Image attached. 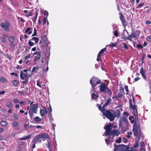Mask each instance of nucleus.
Returning <instances> with one entry per match:
<instances>
[{
    "instance_id": "nucleus-1",
    "label": "nucleus",
    "mask_w": 151,
    "mask_h": 151,
    "mask_svg": "<svg viewBox=\"0 0 151 151\" xmlns=\"http://www.w3.org/2000/svg\"><path fill=\"white\" fill-rule=\"evenodd\" d=\"M113 124H111V123H110L109 124L105 126L104 127V129L105 130V131L104 132V134L105 136H112L111 137L112 139H114V138L115 135L118 136L120 134L118 130L114 129L112 131H111L112 129V127Z\"/></svg>"
},
{
    "instance_id": "nucleus-2",
    "label": "nucleus",
    "mask_w": 151,
    "mask_h": 151,
    "mask_svg": "<svg viewBox=\"0 0 151 151\" xmlns=\"http://www.w3.org/2000/svg\"><path fill=\"white\" fill-rule=\"evenodd\" d=\"M99 90L101 93H107L110 96H111L112 93L110 90L106 86V84L104 82H102L99 86Z\"/></svg>"
},
{
    "instance_id": "nucleus-3",
    "label": "nucleus",
    "mask_w": 151,
    "mask_h": 151,
    "mask_svg": "<svg viewBox=\"0 0 151 151\" xmlns=\"http://www.w3.org/2000/svg\"><path fill=\"white\" fill-rule=\"evenodd\" d=\"M90 83L91 85L92 88L91 89V93L92 91H95V87L98 84L101 83V81L100 79L94 77H93L90 80Z\"/></svg>"
},
{
    "instance_id": "nucleus-4",
    "label": "nucleus",
    "mask_w": 151,
    "mask_h": 151,
    "mask_svg": "<svg viewBox=\"0 0 151 151\" xmlns=\"http://www.w3.org/2000/svg\"><path fill=\"white\" fill-rule=\"evenodd\" d=\"M128 124L129 123L128 122V120L126 117L125 116H124L123 117L121 118L120 119L119 125L120 127H122V129L125 132L126 131V130L123 127L124 126V124L126 127L128 126Z\"/></svg>"
},
{
    "instance_id": "nucleus-5",
    "label": "nucleus",
    "mask_w": 151,
    "mask_h": 151,
    "mask_svg": "<svg viewBox=\"0 0 151 151\" xmlns=\"http://www.w3.org/2000/svg\"><path fill=\"white\" fill-rule=\"evenodd\" d=\"M133 126L132 132L134 136L139 137L141 135L140 128L139 126L137 127L135 123L133 125Z\"/></svg>"
},
{
    "instance_id": "nucleus-6",
    "label": "nucleus",
    "mask_w": 151,
    "mask_h": 151,
    "mask_svg": "<svg viewBox=\"0 0 151 151\" xmlns=\"http://www.w3.org/2000/svg\"><path fill=\"white\" fill-rule=\"evenodd\" d=\"M29 76L28 75L27 73L26 72L24 73L22 72V70L20 71V77L22 80L24 81H22V83L23 85H26L27 84L29 79L28 77Z\"/></svg>"
},
{
    "instance_id": "nucleus-7",
    "label": "nucleus",
    "mask_w": 151,
    "mask_h": 151,
    "mask_svg": "<svg viewBox=\"0 0 151 151\" xmlns=\"http://www.w3.org/2000/svg\"><path fill=\"white\" fill-rule=\"evenodd\" d=\"M140 33V32L139 30L136 31L135 33L133 31L131 34L130 35H129L127 37L124 36V35H123V37L122 38L123 39L124 41L128 40L130 41H132V40L131 37L132 38H135L136 37V36H139Z\"/></svg>"
},
{
    "instance_id": "nucleus-8",
    "label": "nucleus",
    "mask_w": 151,
    "mask_h": 151,
    "mask_svg": "<svg viewBox=\"0 0 151 151\" xmlns=\"http://www.w3.org/2000/svg\"><path fill=\"white\" fill-rule=\"evenodd\" d=\"M114 151H127L129 147L124 145H116L115 144Z\"/></svg>"
},
{
    "instance_id": "nucleus-9",
    "label": "nucleus",
    "mask_w": 151,
    "mask_h": 151,
    "mask_svg": "<svg viewBox=\"0 0 151 151\" xmlns=\"http://www.w3.org/2000/svg\"><path fill=\"white\" fill-rule=\"evenodd\" d=\"M103 114L109 119L110 121L112 122L114 119V116L113 114L109 110H106L102 113Z\"/></svg>"
},
{
    "instance_id": "nucleus-10",
    "label": "nucleus",
    "mask_w": 151,
    "mask_h": 151,
    "mask_svg": "<svg viewBox=\"0 0 151 151\" xmlns=\"http://www.w3.org/2000/svg\"><path fill=\"white\" fill-rule=\"evenodd\" d=\"M38 106V105L37 104H33L29 108V113L30 117L31 118H32L33 112L35 114L37 113Z\"/></svg>"
},
{
    "instance_id": "nucleus-11",
    "label": "nucleus",
    "mask_w": 151,
    "mask_h": 151,
    "mask_svg": "<svg viewBox=\"0 0 151 151\" xmlns=\"http://www.w3.org/2000/svg\"><path fill=\"white\" fill-rule=\"evenodd\" d=\"M1 26L4 29H5L6 31L9 32L10 30L9 27L10 26V23L9 22L5 20L4 23H1Z\"/></svg>"
},
{
    "instance_id": "nucleus-12",
    "label": "nucleus",
    "mask_w": 151,
    "mask_h": 151,
    "mask_svg": "<svg viewBox=\"0 0 151 151\" xmlns=\"http://www.w3.org/2000/svg\"><path fill=\"white\" fill-rule=\"evenodd\" d=\"M119 18L122 22V25L125 27L127 24V22L125 19V17L121 12L119 13Z\"/></svg>"
},
{
    "instance_id": "nucleus-13",
    "label": "nucleus",
    "mask_w": 151,
    "mask_h": 151,
    "mask_svg": "<svg viewBox=\"0 0 151 151\" xmlns=\"http://www.w3.org/2000/svg\"><path fill=\"white\" fill-rule=\"evenodd\" d=\"M49 137V135L46 133H42V134H38L37 136H35L34 137V140L35 141L37 140L38 139L40 138H48Z\"/></svg>"
},
{
    "instance_id": "nucleus-14",
    "label": "nucleus",
    "mask_w": 151,
    "mask_h": 151,
    "mask_svg": "<svg viewBox=\"0 0 151 151\" xmlns=\"http://www.w3.org/2000/svg\"><path fill=\"white\" fill-rule=\"evenodd\" d=\"M41 39L40 41V44L42 43V42L45 43L47 42V38L45 35H42L41 36Z\"/></svg>"
},
{
    "instance_id": "nucleus-15",
    "label": "nucleus",
    "mask_w": 151,
    "mask_h": 151,
    "mask_svg": "<svg viewBox=\"0 0 151 151\" xmlns=\"http://www.w3.org/2000/svg\"><path fill=\"white\" fill-rule=\"evenodd\" d=\"M129 108L130 109H132L133 111L136 110L137 111V110L135 105H134L132 104V101L131 99L129 100Z\"/></svg>"
},
{
    "instance_id": "nucleus-16",
    "label": "nucleus",
    "mask_w": 151,
    "mask_h": 151,
    "mask_svg": "<svg viewBox=\"0 0 151 151\" xmlns=\"http://www.w3.org/2000/svg\"><path fill=\"white\" fill-rule=\"evenodd\" d=\"M140 73L141 74L144 79L145 80L147 79V78L145 75V70L143 67H142L140 70Z\"/></svg>"
},
{
    "instance_id": "nucleus-17",
    "label": "nucleus",
    "mask_w": 151,
    "mask_h": 151,
    "mask_svg": "<svg viewBox=\"0 0 151 151\" xmlns=\"http://www.w3.org/2000/svg\"><path fill=\"white\" fill-rule=\"evenodd\" d=\"M112 111L114 112L113 114L114 116V118L116 117L119 118L121 113L119 109H117L116 111H114L112 110Z\"/></svg>"
},
{
    "instance_id": "nucleus-18",
    "label": "nucleus",
    "mask_w": 151,
    "mask_h": 151,
    "mask_svg": "<svg viewBox=\"0 0 151 151\" xmlns=\"http://www.w3.org/2000/svg\"><path fill=\"white\" fill-rule=\"evenodd\" d=\"M111 136H109L108 138V139H105V141L107 145H109L110 142H112L113 141V139H110Z\"/></svg>"
},
{
    "instance_id": "nucleus-19",
    "label": "nucleus",
    "mask_w": 151,
    "mask_h": 151,
    "mask_svg": "<svg viewBox=\"0 0 151 151\" xmlns=\"http://www.w3.org/2000/svg\"><path fill=\"white\" fill-rule=\"evenodd\" d=\"M99 96L98 94H95L94 93H93L91 95L92 99L94 100L97 99L98 98Z\"/></svg>"
},
{
    "instance_id": "nucleus-20",
    "label": "nucleus",
    "mask_w": 151,
    "mask_h": 151,
    "mask_svg": "<svg viewBox=\"0 0 151 151\" xmlns=\"http://www.w3.org/2000/svg\"><path fill=\"white\" fill-rule=\"evenodd\" d=\"M111 101V99L110 98L108 99L106 102L104 104L103 106V108H105V107L108 106L110 103Z\"/></svg>"
},
{
    "instance_id": "nucleus-21",
    "label": "nucleus",
    "mask_w": 151,
    "mask_h": 151,
    "mask_svg": "<svg viewBox=\"0 0 151 151\" xmlns=\"http://www.w3.org/2000/svg\"><path fill=\"white\" fill-rule=\"evenodd\" d=\"M96 106L98 107L99 110H100L102 113H103L104 111H105L106 109L105 108H103V106L102 107L99 104H96Z\"/></svg>"
},
{
    "instance_id": "nucleus-22",
    "label": "nucleus",
    "mask_w": 151,
    "mask_h": 151,
    "mask_svg": "<svg viewBox=\"0 0 151 151\" xmlns=\"http://www.w3.org/2000/svg\"><path fill=\"white\" fill-rule=\"evenodd\" d=\"M25 33H27L28 35H30L32 33L31 28L29 27H28L25 31Z\"/></svg>"
},
{
    "instance_id": "nucleus-23",
    "label": "nucleus",
    "mask_w": 151,
    "mask_h": 151,
    "mask_svg": "<svg viewBox=\"0 0 151 151\" xmlns=\"http://www.w3.org/2000/svg\"><path fill=\"white\" fill-rule=\"evenodd\" d=\"M106 47L105 48L102 49L100 51V52H99L98 54V57L101 56V54L103 53L104 52H105L106 51Z\"/></svg>"
},
{
    "instance_id": "nucleus-24",
    "label": "nucleus",
    "mask_w": 151,
    "mask_h": 151,
    "mask_svg": "<svg viewBox=\"0 0 151 151\" xmlns=\"http://www.w3.org/2000/svg\"><path fill=\"white\" fill-rule=\"evenodd\" d=\"M32 135V134H30L28 136H24L20 138L19 139V140H25L26 139H29L30 138Z\"/></svg>"
},
{
    "instance_id": "nucleus-25",
    "label": "nucleus",
    "mask_w": 151,
    "mask_h": 151,
    "mask_svg": "<svg viewBox=\"0 0 151 151\" xmlns=\"http://www.w3.org/2000/svg\"><path fill=\"white\" fill-rule=\"evenodd\" d=\"M41 54L40 52H38V53L37 54V55L35 57V61H36L37 60L39 59L40 58V55Z\"/></svg>"
},
{
    "instance_id": "nucleus-26",
    "label": "nucleus",
    "mask_w": 151,
    "mask_h": 151,
    "mask_svg": "<svg viewBox=\"0 0 151 151\" xmlns=\"http://www.w3.org/2000/svg\"><path fill=\"white\" fill-rule=\"evenodd\" d=\"M6 106L9 109H11L12 106V103L10 102H8L6 104Z\"/></svg>"
},
{
    "instance_id": "nucleus-27",
    "label": "nucleus",
    "mask_w": 151,
    "mask_h": 151,
    "mask_svg": "<svg viewBox=\"0 0 151 151\" xmlns=\"http://www.w3.org/2000/svg\"><path fill=\"white\" fill-rule=\"evenodd\" d=\"M0 124L3 127L6 126L7 124V123L6 121H1L0 122Z\"/></svg>"
},
{
    "instance_id": "nucleus-28",
    "label": "nucleus",
    "mask_w": 151,
    "mask_h": 151,
    "mask_svg": "<svg viewBox=\"0 0 151 151\" xmlns=\"http://www.w3.org/2000/svg\"><path fill=\"white\" fill-rule=\"evenodd\" d=\"M117 45V43L112 42L109 45V47H116Z\"/></svg>"
},
{
    "instance_id": "nucleus-29",
    "label": "nucleus",
    "mask_w": 151,
    "mask_h": 151,
    "mask_svg": "<svg viewBox=\"0 0 151 151\" xmlns=\"http://www.w3.org/2000/svg\"><path fill=\"white\" fill-rule=\"evenodd\" d=\"M35 40V43H37L38 42L39 40V39L38 38L35 37H33L31 39V40Z\"/></svg>"
},
{
    "instance_id": "nucleus-30",
    "label": "nucleus",
    "mask_w": 151,
    "mask_h": 151,
    "mask_svg": "<svg viewBox=\"0 0 151 151\" xmlns=\"http://www.w3.org/2000/svg\"><path fill=\"white\" fill-rule=\"evenodd\" d=\"M13 126L14 127L18 126L19 125V123L17 122H14L12 123Z\"/></svg>"
},
{
    "instance_id": "nucleus-31",
    "label": "nucleus",
    "mask_w": 151,
    "mask_h": 151,
    "mask_svg": "<svg viewBox=\"0 0 151 151\" xmlns=\"http://www.w3.org/2000/svg\"><path fill=\"white\" fill-rule=\"evenodd\" d=\"M9 41L11 42H13L14 40L15 37H14L11 36L9 38Z\"/></svg>"
},
{
    "instance_id": "nucleus-32",
    "label": "nucleus",
    "mask_w": 151,
    "mask_h": 151,
    "mask_svg": "<svg viewBox=\"0 0 151 151\" xmlns=\"http://www.w3.org/2000/svg\"><path fill=\"white\" fill-rule=\"evenodd\" d=\"M146 55L145 54H143L142 55V58L141 59V63L142 64L144 63V61L145 59V57Z\"/></svg>"
},
{
    "instance_id": "nucleus-33",
    "label": "nucleus",
    "mask_w": 151,
    "mask_h": 151,
    "mask_svg": "<svg viewBox=\"0 0 151 151\" xmlns=\"http://www.w3.org/2000/svg\"><path fill=\"white\" fill-rule=\"evenodd\" d=\"M0 80L1 81L2 83H4L5 82H6L7 81L6 79L3 77L0 78Z\"/></svg>"
},
{
    "instance_id": "nucleus-34",
    "label": "nucleus",
    "mask_w": 151,
    "mask_h": 151,
    "mask_svg": "<svg viewBox=\"0 0 151 151\" xmlns=\"http://www.w3.org/2000/svg\"><path fill=\"white\" fill-rule=\"evenodd\" d=\"M145 5L144 3L143 2L142 3H141L140 4H139L137 6V8H141L144 5Z\"/></svg>"
},
{
    "instance_id": "nucleus-35",
    "label": "nucleus",
    "mask_w": 151,
    "mask_h": 151,
    "mask_svg": "<svg viewBox=\"0 0 151 151\" xmlns=\"http://www.w3.org/2000/svg\"><path fill=\"white\" fill-rule=\"evenodd\" d=\"M30 47L28 45L25 46V52H29V49H30Z\"/></svg>"
},
{
    "instance_id": "nucleus-36",
    "label": "nucleus",
    "mask_w": 151,
    "mask_h": 151,
    "mask_svg": "<svg viewBox=\"0 0 151 151\" xmlns=\"http://www.w3.org/2000/svg\"><path fill=\"white\" fill-rule=\"evenodd\" d=\"M122 44L123 45L124 47L126 50H128L129 49L128 47V46L127 45L126 43H123Z\"/></svg>"
},
{
    "instance_id": "nucleus-37",
    "label": "nucleus",
    "mask_w": 151,
    "mask_h": 151,
    "mask_svg": "<svg viewBox=\"0 0 151 151\" xmlns=\"http://www.w3.org/2000/svg\"><path fill=\"white\" fill-rule=\"evenodd\" d=\"M24 127L25 129L26 130H28L29 129V126L27 124H24Z\"/></svg>"
},
{
    "instance_id": "nucleus-38",
    "label": "nucleus",
    "mask_w": 151,
    "mask_h": 151,
    "mask_svg": "<svg viewBox=\"0 0 151 151\" xmlns=\"http://www.w3.org/2000/svg\"><path fill=\"white\" fill-rule=\"evenodd\" d=\"M119 91H120V93H122L124 94H125V93L124 92V88L123 87H120Z\"/></svg>"
},
{
    "instance_id": "nucleus-39",
    "label": "nucleus",
    "mask_w": 151,
    "mask_h": 151,
    "mask_svg": "<svg viewBox=\"0 0 151 151\" xmlns=\"http://www.w3.org/2000/svg\"><path fill=\"white\" fill-rule=\"evenodd\" d=\"M40 114L42 116H43L45 115V112L43 109H40Z\"/></svg>"
},
{
    "instance_id": "nucleus-40",
    "label": "nucleus",
    "mask_w": 151,
    "mask_h": 151,
    "mask_svg": "<svg viewBox=\"0 0 151 151\" xmlns=\"http://www.w3.org/2000/svg\"><path fill=\"white\" fill-rule=\"evenodd\" d=\"M34 138L33 139L32 142H33L34 144L32 146V148L34 149L35 147V144L36 143V140L35 141H34Z\"/></svg>"
},
{
    "instance_id": "nucleus-41",
    "label": "nucleus",
    "mask_w": 151,
    "mask_h": 151,
    "mask_svg": "<svg viewBox=\"0 0 151 151\" xmlns=\"http://www.w3.org/2000/svg\"><path fill=\"white\" fill-rule=\"evenodd\" d=\"M35 120L37 122H39L41 120V119L38 116H36L35 118Z\"/></svg>"
},
{
    "instance_id": "nucleus-42",
    "label": "nucleus",
    "mask_w": 151,
    "mask_h": 151,
    "mask_svg": "<svg viewBox=\"0 0 151 151\" xmlns=\"http://www.w3.org/2000/svg\"><path fill=\"white\" fill-rule=\"evenodd\" d=\"M127 134L126 135L127 137L129 138L130 137V135L132 134V133L131 132H128L127 133Z\"/></svg>"
},
{
    "instance_id": "nucleus-43",
    "label": "nucleus",
    "mask_w": 151,
    "mask_h": 151,
    "mask_svg": "<svg viewBox=\"0 0 151 151\" xmlns=\"http://www.w3.org/2000/svg\"><path fill=\"white\" fill-rule=\"evenodd\" d=\"M37 34V30L35 28V27L34 29V32L32 35V37L35 36Z\"/></svg>"
},
{
    "instance_id": "nucleus-44",
    "label": "nucleus",
    "mask_w": 151,
    "mask_h": 151,
    "mask_svg": "<svg viewBox=\"0 0 151 151\" xmlns=\"http://www.w3.org/2000/svg\"><path fill=\"white\" fill-rule=\"evenodd\" d=\"M18 82L17 80H14L13 82V85L16 86L18 85Z\"/></svg>"
},
{
    "instance_id": "nucleus-45",
    "label": "nucleus",
    "mask_w": 151,
    "mask_h": 151,
    "mask_svg": "<svg viewBox=\"0 0 151 151\" xmlns=\"http://www.w3.org/2000/svg\"><path fill=\"white\" fill-rule=\"evenodd\" d=\"M124 88L125 89L126 91L127 92V93H126V94H128L129 89L128 88V86H125L124 87Z\"/></svg>"
},
{
    "instance_id": "nucleus-46",
    "label": "nucleus",
    "mask_w": 151,
    "mask_h": 151,
    "mask_svg": "<svg viewBox=\"0 0 151 151\" xmlns=\"http://www.w3.org/2000/svg\"><path fill=\"white\" fill-rule=\"evenodd\" d=\"M114 35L116 37H117L119 35L118 32L117 30H115L114 32Z\"/></svg>"
},
{
    "instance_id": "nucleus-47",
    "label": "nucleus",
    "mask_w": 151,
    "mask_h": 151,
    "mask_svg": "<svg viewBox=\"0 0 151 151\" xmlns=\"http://www.w3.org/2000/svg\"><path fill=\"white\" fill-rule=\"evenodd\" d=\"M139 145V142L138 141L136 142L135 144L134 145V146L133 147L134 148H136L138 147Z\"/></svg>"
},
{
    "instance_id": "nucleus-48",
    "label": "nucleus",
    "mask_w": 151,
    "mask_h": 151,
    "mask_svg": "<svg viewBox=\"0 0 151 151\" xmlns=\"http://www.w3.org/2000/svg\"><path fill=\"white\" fill-rule=\"evenodd\" d=\"M28 43L29 45L30 46H33L34 45V43L33 42H32L30 41H28Z\"/></svg>"
},
{
    "instance_id": "nucleus-49",
    "label": "nucleus",
    "mask_w": 151,
    "mask_h": 151,
    "mask_svg": "<svg viewBox=\"0 0 151 151\" xmlns=\"http://www.w3.org/2000/svg\"><path fill=\"white\" fill-rule=\"evenodd\" d=\"M47 17H44L43 18V24H46V21L47 20Z\"/></svg>"
},
{
    "instance_id": "nucleus-50",
    "label": "nucleus",
    "mask_w": 151,
    "mask_h": 151,
    "mask_svg": "<svg viewBox=\"0 0 151 151\" xmlns=\"http://www.w3.org/2000/svg\"><path fill=\"white\" fill-rule=\"evenodd\" d=\"M121 137H119L118 139L116 140V142L117 143H120L121 142Z\"/></svg>"
},
{
    "instance_id": "nucleus-51",
    "label": "nucleus",
    "mask_w": 151,
    "mask_h": 151,
    "mask_svg": "<svg viewBox=\"0 0 151 151\" xmlns=\"http://www.w3.org/2000/svg\"><path fill=\"white\" fill-rule=\"evenodd\" d=\"M36 69H37V70H38L39 69V67H37L36 68L35 66L33 67L32 68V71L33 72H35V71Z\"/></svg>"
},
{
    "instance_id": "nucleus-52",
    "label": "nucleus",
    "mask_w": 151,
    "mask_h": 151,
    "mask_svg": "<svg viewBox=\"0 0 151 151\" xmlns=\"http://www.w3.org/2000/svg\"><path fill=\"white\" fill-rule=\"evenodd\" d=\"M118 95L119 98H121L124 95L119 92L118 93Z\"/></svg>"
},
{
    "instance_id": "nucleus-53",
    "label": "nucleus",
    "mask_w": 151,
    "mask_h": 151,
    "mask_svg": "<svg viewBox=\"0 0 151 151\" xmlns=\"http://www.w3.org/2000/svg\"><path fill=\"white\" fill-rule=\"evenodd\" d=\"M137 47L138 49H139L140 48L142 49L143 48V46L140 44H138L137 45Z\"/></svg>"
},
{
    "instance_id": "nucleus-54",
    "label": "nucleus",
    "mask_w": 151,
    "mask_h": 151,
    "mask_svg": "<svg viewBox=\"0 0 151 151\" xmlns=\"http://www.w3.org/2000/svg\"><path fill=\"white\" fill-rule=\"evenodd\" d=\"M43 108L46 114H47L48 112V111L47 109L45 107H43Z\"/></svg>"
},
{
    "instance_id": "nucleus-55",
    "label": "nucleus",
    "mask_w": 151,
    "mask_h": 151,
    "mask_svg": "<svg viewBox=\"0 0 151 151\" xmlns=\"http://www.w3.org/2000/svg\"><path fill=\"white\" fill-rule=\"evenodd\" d=\"M10 46L13 49H14L15 48L14 44L13 42H11L10 44Z\"/></svg>"
},
{
    "instance_id": "nucleus-56",
    "label": "nucleus",
    "mask_w": 151,
    "mask_h": 151,
    "mask_svg": "<svg viewBox=\"0 0 151 151\" xmlns=\"http://www.w3.org/2000/svg\"><path fill=\"white\" fill-rule=\"evenodd\" d=\"M32 11H30L28 14L26 15V16L27 17L29 16H31L32 15Z\"/></svg>"
},
{
    "instance_id": "nucleus-57",
    "label": "nucleus",
    "mask_w": 151,
    "mask_h": 151,
    "mask_svg": "<svg viewBox=\"0 0 151 151\" xmlns=\"http://www.w3.org/2000/svg\"><path fill=\"white\" fill-rule=\"evenodd\" d=\"M44 14L45 16H46V17H47L48 14V12L47 11H45V12H44Z\"/></svg>"
},
{
    "instance_id": "nucleus-58",
    "label": "nucleus",
    "mask_w": 151,
    "mask_h": 151,
    "mask_svg": "<svg viewBox=\"0 0 151 151\" xmlns=\"http://www.w3.org/2000/svg\"><path fill=\"white\" fill-rule=\"evenodd\" d=\"M147 40L149 42L151 41V36H149L147 37Z\"/></svg>"
},
{
    "instance_id": "nucleus-59",
    "label": "nucleus",
    "mask_w": 151,
    "mask_h": 151,
    "mask_svg": "<svg viewBox=\"0 0 151 151\" xmlns=\"http://www.w3.org/2000/svg\"><path fill=\"white\" fill-rule=\"evenodd\" d=\"M14 119H18V116L17 114H14Z\"/></svg>"
},
{
    "instance_id": "nucleus-60",
    "label": "nucleus",
    "mask_w": 151,
    "mask_h": 151,
    "mask_svg": "<svg viewBox=\"0 0 151 151\" xmlns=\"http://www.w3.org/2000/svg\"><path fill=\"white\" fill-rule=\"evenodd\" d=\"M124 115L126 116L127 117L129 115V114L127 112L125 111L124 112Z\"/></svg>"
},
{
    "instance_id": "nucleus-61",
    "label": "nucleus",
    "mask_w": 151,
    "mask_h": 151,
    "mask_svg": "<svg viewBox=\"0 0 151 151\" xmlns=\"http://www.w3.org/2000/svg\"><path fill=\"white\" fill-rule=\"evenodd\" d=\"M47 147L49 148V149H50V143L48 141H47V143L46 144Z\"/></svg>"
},
{
    "instance_id": "nucleus-62",
    "label": "nucleus",
    "mask_w": 151,
    "mask_h": 151,
    "mask_svg": "<svg viewBox=\"0 0 151 151\" xmlns=\"http://www.w3.org/2000/svg\"><path fill=\"white\" fill-rule=\"evenodd\" d=\"M10 74L14 76L15 75L16 76H18L17 74L16 73H15L14 72L11 73H10Z\"/></svg>"
},
{
    "instance_id": "nucleus-63",
    "label": "nucleus",
    "mask_w": 151,
    "mask_h": 151,
    "mask_svg": "<svg viewBox=\"0 0 151 151\" xmlns=\"http://www.w3.org/2000/svg\"><path fill=\"white\" fill-rule=\"evenodd\" d=\"M13 101L16 103H19V101L17 99H14L13 100Z\"/></svg>"
},
{
    "instance_id": "nucleus-64",
    "label": "nucleus",
    "mask_w": 151,
    "mask_h": 151,
    "mask_svg": "<svg viewBox=\"0 0 151 151\" xmlns=\"http://www.w3.org/2000/svg\"><path fill=\"white\" fill-rule=\"evenodd\" d=\"M18 93H19V94H24V93H25V92L23 91H18Z\"/></svg>"
}]
</instances>
